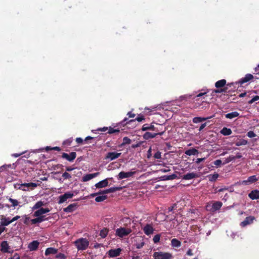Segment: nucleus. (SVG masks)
I'll return each mask as SVG.
<instances>
[{
    "label": "nucleus",
    "instance_id": "nucleus-1",
    "mask_svg": "<svg viewBox=\"0 0 259 259\" xmlns=\"http://www.w3.org/2000/svg\"><path fill=\"white\" fill-rule=\"evenodd\" d=\"M239 83L238 82L228 83L223 89H215L213 93H231L235 92L238 88Z\"/></svg>",
    "mask_w": 259,
    "mask_h": 259
},
{
    "label": "nucleus",
    "instance_id": "nucleus-2",
    "mask_svg": "<svg viewBox=\"0 0 259 259\" xmlns=\"http://www.w3.org/2000/svg\"><path fill=\"white\" fill-rule=\"evenodd\" d=\"M73 244L78 250H84L89 245V241L87 238H80L75 240Z\"/></svg>",
    "mask_w": 259,
    "mask_h": 259
},
{
    "label": "nucleus",
    "instance_id": "nucleus-3",
    "mask_svg": "<svg viewBox=\"0 0 259 259\" xmlns=\"http://www.w3.org/2000/svg\"><path fill=\"white\" fill-rule=\"evenodd\" d=\"M47 212L48 211H35L34 216L36 218L35 219L30 220L31 224H36L47 220L48 218H46V215L44 214Z\"/></svg>",
    "mask_w": 259,
    "mask_h": 259
},
{
    "label": "nucleus",
    "instance_id": "nucleus-4",
    "mask_svg": "<svg viewBox=\"0 0 259 259\" xmlns=\"http://www.w3.org/2000/svg\"><path fill=\"white\" fill-rule=\"evenodd\" d=\"M206 94V92L200 93L198 94L196 96H195L194 99L193 106L192 107L193 108L196 109L197 108H199L203 104H205V105H207L208 106V103L205 101H202L200 100V97L204 96Z\"/></svg>",
    "mask_w": 259,
    "mask_h": 259
},
{
    "label": "nucleus",
    "instance_id": "nucleus-5",
    "mask_svg": "<svg viewBox=\"0 0 259 259\" xmlns=\"http://www.w3.org/2000/svg\"><path fill=\"white\" fill-rule=\"evenodd\" d=\"M222 204L220 201L210 202L206 206V210H219Z\"/></svg>",
    "mask_w": 259,
    "mask_h": 259
},
{
    "label": "nucleus",
    "instance_id": "nucleus-6",
    "mask_svg": "<svg viewBox=\"0 0 259 259\" xmlns=\"http://www.w3.org/2000/svg\"><path fill=\"white\" fill-rule=\"evenodd\" d=\"M153 256L154 259H171L172 258L171 253L162 251L155 252Z\"/></svg>",
    "mask_w": 259,
    "mask_h": 259
},
{
    "label": "nucleus",
    "instance_id": "nucleus-7",
    "mask_svg": "<svg viewBox=\"0 0 259 259\" xmlns=\"http://www.w3.org/2000/svg\"><path fill=\"white\" fill-rule=\"evenodd\" d=\"M122 189L121 187H112L109 189L103 190V191H100L98 193H95L91 194L92 197H95L98 195L100 194H106L111 193H114L117 191H119Z\"/></svg>",
    "mask_w": 259,
    "mask_h": 259
},
{
    "label": "nucleus",
    "instance_id": "nucleus-8",
    "mask_svg": "<svg viewBox=\"0 0 259 259\" xmlns=\"http://www.w3.org/2000/svg\"><path fill=\"white\" fill-rule=\"evenodd\" d=\"M131 232L132 230L130 228L121 227L116 229V235L120 237H123L128 235Z\"/></svg>",
    "mask_w": 259,
    "mask_h": 259
},
{
    "label": "nucleus",
    "instance_id": "nucleus-9",
    "mask_svg": "<svg viewBox=\"0 0 259 259\" xmlns=\"http://www.w3.org/2000/svg\"><path fill=\"white\" fill-rule=\"evenodd\" d=\"M145 119V118L144 117L143 115H139L135 119H132V120H130L128 122H126V121L128 120V118L125 117L122 121H121L120 122V123L119 124H120L121 125H123V126H124L126 124H130V123H133V122H135L136 120L139 121V122H141L142 121V120H144Z\"/></svg>",
    "mask_w": 259,
    "mask_h": 259
},
{
    "label": "nucleus",
    "instance_id": "nucleus-10",
    "mask_svg": "<svg viewBox=\"0 0 259 259\" xmlns=\"http://www.w3.org/2000/svg\"><path fill=\"white\" fill-rule=\"evenodd\" d=\"M165 131H166V128L164 127V130L163 131H162L161 132L152 133H150L149 132H147L143 135V138L145 140H149L150 139H152V138H155L157 135L161 136L164 133Z\"/></svg>",
    "mask_w": 259,
    "mask_h": 259
},
{
    "label": "nucleus",
    "instance_id": "nucleus-11",
    "mask_svg": "<svg viewBox=\"0 0 259 259\" xmlns=\"http://www.w3.org/2000/svg\"><path fill=\"white\" fill-rule=\"evenodd\" d=\"M74 196L73 193L68 192L65 193L63 195H61L59 197V203H62L65 202L68 199L71 198Z\"/></svg>",
    "mask_w": 259,
    "mask_h": 259
},
{
    "label": "nucleus",
    "instance_id": "nucleus-12",
    "mask_svg": "<svg viewBox=\"0 0 259 259\" xmlns=\"http://www.w3.org/2000/svg\"><path fill=\"white\" fill-rule=\"evenodd\" d=\"M121 154V153H117L115 152H108L106 155L105 159L106 160H109L110 161H112L119 157Z\"/></svg>",
    "mask_w": 259,
    "mask_h": 259
},
{
    "label": "nucleus",
    "instance_id": "nucleus-13",
    "mask_svg": "<svg viewBox=\"0 0 259 259\" xmlns=\"http://www.w3.org/2000/svg\"><path fill=\"white\" fill-rule=\"evenodd\" d=\"M61 157L62 158L66 159L69 162L73 161L76 157V153L75 152H71L69 154L66 153H63Z\"/></svg>",
    "mask_w": 259,
    "mask_h": 259
},
{
    "label": "nucleus",
    "instance_id": "nucleus-14",
    "mask_svg": "<svg viewBox=\"0 0 259 259\" xmlns=\"http://www.w3.org/2000/svg\"><path fill=\"white\" fill-rule=\"evenodd\" d=\"M136 171H128L125 172L123 171H120L118 175V179L119 180H122L125 178H128L132 177L135 174Z\"/></svg>",
    "mask_w": 259,
    "mask_h": 259
},
{
    "label": "nucleus",
    "instance_id": "nucleus-15",
    "mask_svg": "<svg viewBox=\"0 0 259 259\" xmlns=\"http://www.w3.org/2000/svg\"><path fill=\"white\" fill-rule=\"evenodd\" d=\"M20 218L19 216L17 215L16 217H14L13 219H10V218H2L1 219V226H8L10 223L13 222L15 221H16Z\"/></svg>",
    "mask_w": 259,
    "mask_h": 259
},
{
    "label": "nucleus",
    "instance_id": "nucleus-16",
    "mask_svg": "<svg viewBox=\"0 0 259 259\" xmlns=\"http://www.w3.org/2000/svg\"><path fill=\"white\" fill-rule=\"evenodd\" d=\"M255 218L253 216L247 217L243 222H241L240 226L242 227H244L252 224Z\"/></svg>",
    "mask_w": 259,
    "mask_h": 259
},
{
    "label": "nucleus",
    "instance_id": "nucleus-17",
    "mask_svg": "<svg viewBox=\"0 0 259 259\" xmlns=\"http://www.w3.org/2000/svg\"><path fill=\"white\" fill-rule=\"evenodd\" d=\"M253 78V76L251 74H246L245 76L244 77L241 78L238 82L239 84L242 85L246 82L249 81Z\"/></svg>",
    "mask_w": 259,
    "mask_h": 259
},
{
    "label": "nucleus",
    "instance_id": "nucleus-18",
    "mask_svg": "<svg viewBox=\"0 0 259 259\" xmlns=\"http://www.w3.org/2000/svg\"><path fill=\"white\" fill-rule=\"evenodd\" d=\"M100 174V172H97L94 174H89L85 175L82 178V182H87L90 180L97 177Z\"/></svg>",
    "mask_w": 259,
    "mask_h": 259
},
{
    "label": "nucleus",
    "instance_id": "nucleus-19",
    "mask_svg": "<svg viewBox=\"0 0 259 259\" xmlns=\"http://www.w3.org/2000/svg\"><path fill=\"white\" fill-rule=\"evenodd\" d=\"M121 252V249L120 248L115 249H110L108 251V255L110 257H114L119 256Z\"/></svg>",
    "mask_w": 259,
    "mask_h": 259
},
{
    "label": "nucleus",
    "instance_id": "nucleus-20",
    "mask_svg": "<svg viewBox=\"0 0 259 259\" xmlns=\"http://www.w3.org/2000/svg\"><path fill=\"white\" fill-rule=\"evenodd\" d=\"M39 244V242L38 241L34 240L28 244V248L30 251H35L37 249Z\"/></svg>",
    "mask_w": 259,
    "mask_h": 259
},
{
    "label": "nucleus",
    "instance_id": "nucleus-21",
    "mask_svg": "<svg viewBox=\"0 0 259 259\" xmlns=\"http://www.w3.org/2000/svg\"><path fill=\"white\" fill-rule=\"evenodd\" d=\"M44 202H42L41 201H37L35 204V205L32 207V209H38V210H40V211H48V210H49V209L48 208H41V206L42 205H44Z\"/></svg>",
    "mask_w": 259,
    "mask_h": 259
},
{
    "label": "nucleus",
    "instance_id": "nucleus-22",
    "mask_svg": "<svg viewBox=\"0 0 259 259\" xmlns=\"http://www.w3.org/2000/svg\"><path fill=\"white\" fill-rule=\"evenodd\" d=\"M199 175L194 172L188 173L182 177V179L185 180H191L194 178H198Z\"/></svg>",
    "mask_w": 259,
    "mask_h": 259
},
{
    "label": "nucleus",
    "instance_id": "nucleus-23",
    "mask_svg": "<svg viewBox=\"0 0 259 259\" xmlns=\"http://www.w3.org/2000/svg\"><path fill=\"white\" fill-rule=\"evenodd\" d=\"M248 197L252 200L259 199V190H254L251 191L248 194Z\"/></svg>",
    "mask_w": 259,
    "mask_h": 259
},
{
    "label": "nucleus",
    "instance_id": "nucleus-24",
    "mask_svg": "<svg viewBox=\"0 0 259 259\" xmlns=\"http://www.w3.org/2000/svg\"><path fill=\"white\" fill-rule=\"evenodd\" d=\"M108 179H104L95 184L97 188H102L107 187L108 185Z\"/></svg>",
    "mask_w": 259,
    "mask_h": 259
},
{
    "label": "nucleus",
    "instance_id": "nucleus-25",
    "mask_svg": "<svg viewBox=\"0 0 259 259\" xmlns=\"http://www.w3.org/2000/svg\"><path fill=\"white\" fill-rule=\"evenodd\" d=\"M144 232L145 234L149 235L153 233L154 229L149 224H147L143 228Z\"/></svg>",
    "mask_w": 259,
    "mask_h": 259
},
{
    "label": "nucleus",
    "instance_id": "nucleus-26",
    "mask_svg": "<svg viewBox=\"0 0 259 259\" xmlns=\"http://www.w3.org/2000/svg\"><path fill=\"white\" fill-rule=\"evenodd\" d=\"M226 79H223L217 81L215 83V87L217 89H221L224 88L226 85Z\"/></svg>",
    "mask_w": 259,
    "mask_h": 259
},
{
    "label": "nucleus",
    "instance_id": "nucleus-27",
    "mask_svg": "<svg viewBox=\"0 0 259 259\" xmlns=\"http://www.w3.org/2000/svg\"><path fill=\"white\" fill-rule=\"evenodd\" d=\"M154 124H155V122H153L150 124L147 123L144 124L142 126V130L143 131H146L148 130L153 131L155 126Z\"/></svg>",
    "mask_w": 259,
    "mask_h": 259
},
{
    "label": "nucleus",
    "instance_id": "nucleus-28",
    "mask_svg": "<svg viewBox=\"0 0 259 259\" xmlns=\"http://www.w3.org/2000/svg\"><path fill=\"white\" fill-rule=\"evenodd\" d=\"M58 249H56L53 247H49L47 248V249L45 251V255H48L51 254H55L57 253Z\"/></svg>",
    "mask_w": 259,
    "mask_h": 259
},
{
    "label": "nucleus",
    "instance_id": "nucleus-29",
    "mask_svg": "<svg viewBox=\"0 0 259 259\" xmlns=\"http://www.w3.org/2000/svg\"><path fill=\"white\" fill-rule=\"evenodd\" d=\"M1 250L4 252H9V246L6 241H3L1 243Z\"/></svg>",
    "mask_w": 259,
    "mask_h": 259
},
{
    "label": "nucleus",
    "instance_id": "nucleus-30",
    "mask_svg": "<svg viewBox=\"0 0 259 259\" xmlns=\"http://www.w3.org/2000/svg\"><path fill=\"white\" fill-rule=\"evenodd\" d=\"M185 153L188 156L195 155L198 153V151L195 148H192L186 150Z\"/></svg>",
    "mask_w": 259,
    "mask_h": 259
},
{
    "label": "nucleus",
    "instance_id": "nucleus-31",
    "mask_svg": "<svg viewBox=\"0 0 259 259\" xmlns=\"http://www.w3.org/2000/svg\"><path fill=\"white\" fill-rule=\"evenodd\" d=\"M220 133L224 136H229L232 133V132L230 128L224 127L221 130Z\"/></svg>",
    "mask_w": 259,
    "mask_h": 259
},
{
    "label": "nucleus",
    "instance_id": "nucleus-32",
    "mask_svg": "<svg viewBox=\"0 0 259 259\" xmlns=\"http://www.w3.org/2000/svg\"><path fill=\"white\" fill-rule=\"evenodd\" d=\"M9 202H10L9 204H8V206L9 207H14V208H15L16 206H17L19 205V202L18 201V200H17L16 199H13L12 198H9Z\"/></svg>",
    "mask_w": 259,
    "mask_h": 259
},
{
    "label": "nucleus",
    "instance_id": "nucleus-33",
    "mask_svg": "<svg viewBox=\"0 0 259 259\" xmlns=\"http://www.w3.org/2000/svg\"><path fill=\"white\" fill-rule=\"evenodd\" d=\"M239 114L237 111H234L231 113H227L225 115V117L228 119H233L239 116Z\"/></svg>",
    "mask_w": 259,
    "mask_h": 259
},
{
    "label": "nucleus",
    "instance_id": "nucleus-34",
    "mask_svg": "<svg viewBox=\"0 0 259 259\" xmlns=\"http://www.w3.org/2000/svg\"><path fill=\"white\" fill-rule=\"evenodd\" d=\"M210 118L211 117L206 118L201 117H195L193 118V122L195 123H197L205 121L206 120L210 119Z\"/></svg>",
    "mask_w": 259,
    "mask_h": 259
},
{
    "label": "nucleus",
    "instance_id": "nucleus-35",
    "mask_svg": "<svg viewBox=\"0 0 259 259\" xmlns=\"http://www.w3.org/2000/svg\"><path fill=\"white\" fill-rule=\"evenodd\" d=\"M21 186H22V188H25L26 187H32V189H33L36 187L38 186V184L34 183H24L21 184Z\"/></svg>",
    "mask_w": 259,
    "mask_h": 259
},
{
    "label": "nucleus",
    "instance_id": "nucleus-36",
    "mask_svg": "<svg viewBox=\"0 0 259 259\" xmlns=\"http://www.w3.org/2000/svg\"><path fill=\"white\" fill-rule=\"evenodd\" d=\"M258 180L257 179L256 176L253 175L250 177H249L247 179V180L246 181H244V182L246 184L247 183H252L254 182H256Z\"/></svg>",
    "mask_w": 259,
    "mask_h": 259
},
{
    "label": "nucleus",
    "instance_id": "nucleus-37",
    "mask_svg": "<svg viewBox=\"0 0 259 259\" xmlns=\"http://www.w3.org/2000/svg\"><path fill=\"white\" fill-rule=\"evenodd\" d=\"M155 124L157 126H154L153 131L156 132V133H159L161 132L164 130V127H163L162 125L156 123H155Z\"/></svg>",
    "mask_w": 259,
    "mask_h": 259
},
{
    "label": "nucleus",
    "instance_id": "nucleus-38",
    "mask_svg": "<svg viewBox=\"0 0 259 259\" xmlns=\"http://www.w3.org/2000/svg\"><path fill=\"white\" fill-rule=\"evenodd\" d=\"M107 198V197L105 194H102V195L100 196H97L95 200L96 202H102L104 201L105 199Z\"/></svg>",
    "mask_w": 259,
    "mask_h": 259
},
{
    "label": "nucleus",
    "instance_id": "nucleus-39",
    "mask_svg": "<svg viewBox=\"0 0 259 259\" xmlns=\"http://www.w3.org/2000/svg\"><path fill=\"white\" fill-rule=\"evenodd\" d=\"M171 244L173 247H180L181 243L177 239H172L171 241Z\"/></svg>",
    "mask_w": 259,
    "mask_h": 259
},
{
    "label": "nucleus",
    "instance_id": "nucleus-40",
    "mask_svg": "<svg viewBox=\"0 0 259 259\" xmlns=\"http://www.w3.org/2000/svg\"><path fill=\"white\" fill-rule=\"evenodd\" d=\"M209 181L210 182H214L219 177V174L215 173L213 175H209L207 176Z\"/></svg>",
    "mask_w": 259,
    "mask_h": 259
},
{
    "label": "nucleus",
    "instance_id": "nucleus-41",
    "mask_svg": "<svg viewBox=\"0 0 259 259\" xmlns=\"http://www.w3.org/2000/svg\"><path fill=\"white\" fill-rule=\"evenodd\" d=\"M108 229H107V228H104L103 229H102L101 231H100V236L102 238H105L108 233Z\"/></svg>",
    "mask_w": 259,
    "mask_h": 259
},
{
    "label": "nucleus",
    "instance_id": "nucleus-42",
    "mask_svg": "<svg viewBox=\"0 0 259 259\" xmlns=\"http://www.w3.org/2000/svg\"><path fill=\"white\" fill-rule=\"evenodd\" d=\"M248 142L247 140L244 139H241L239 141L235 143V145L237 146H240L242 145H246L247 144Z\"/></svg>",
    "mask_w": 259,
    "mask_h": 259
},
{
    "label": "nucleus",
    "instance_id": "nucleus-43",
    "mask_svg": "<svg viewBox=\"0 0 259 259\" xmlns=\"http://www.w3.org/2000/svg\"><path fill=\"white\" fill-rule=\"evenodd\" d=\"M108 131L107 133L109 134H114V133H119L120 132V130L117 129H114L111 127H109L108 129Z\"/></svg>",
    "mask_w": 259,
    "mask_h": 259
},
{
    "label": "nucleus",
    "instance_id": "nucleus-44",
    "mask_svg": "<svg viewBox=\"0 0 259 259\" xmlns=\"http://www.w3.org/2000/svg\"><path fill=\"white\" fill-rule=\"evenodd\" d=\"M131 142V140L127 137H125L123 138V142L121 144V146H123L126 144H130Z\"/></svg>",
    "mask_w": 259,
    "mask_h": 259
},
{
    "label": "nucleus",
    "instance_id": "nucleus-45",
    "mask_svg": "<svg viewBox=\"0 0 259 259\" xmlns=\"http://www.w3.org/2000/svg\"><path fill=\"white\" fill-rule=\"evenodd\" d=\"M72 141H73V139L71 138H69V139H67L65 141H64L63 143V145L64 146H70Z\"/></svg>",
    "mask_w": 259,
    "mask_h": 259
},
{
    "label": "nucleus",
    "instance_id": "nucleus-46",
    "mask_svg": "<svg viewBox=\"0 0 259 259\" xmlns=\"http://www.w3.org/2000/svg\"><path fill=\"white\" fill-rule=\"evenodd\" d=\"M14 188H15V189H20V190H21L22 191H25L28 190V189L22 188V186H21V184H18V183L14 184Z\"/></svg>",
    "mask_w": 259,
    "mask_h": 259
},
{
    "label": "nucleus",
    "instance_id": "nucleus-47",
    "mask_svg": "<svg viewBox=\"0 0 259 259\" xmlns=\"http://www.w3.org/2000/svg\"><path fill=\"white\" fill-rule=\"evenodd\" d=\"M62 177L64 179V180L70 179L71 178V175L70 174L68 173L67 172H64L62 174Z\"/></svg>",
    "mask_w": 259,
    "mask_h": 259
},
{
    "label": "nucleus",
    "instance_id": "nucleus-48",
    "mask_svg": "<svg viewBox=\"0 0 259 259\" xmlns=\"http://www.w3.org/2000/svg\"><path fill=\"white\" fill-rule=\"evenodd\" d=\"M145 245V242L143 241V240H142L141 242L139 243H136L135 245L138 249L141 248L143 247V246Z\"/></svg>",
    "mask_w": 259,
    "mask_h": 259
},
{
    "label": "nucleus",
    "instance_id": "nucleus-49",
    "mask_svg": "<svg viewBox=\"0 0 259 259\" xmlns=\"http://www.w3.org/2000/svg\"><path fill=\"white\" fill-rule=\"evenodd\" d=\"M160 238V235L156 234L154 236V237L153 238V241L155 243H157L159 241Z\"/></svg>",
    "mask_w": 259,
    "mask_h": 259
},
{
    "label": "nucleus",
    "instance_id": "nucleus-50",
    "mask_svg": "<svg viewBox=\"0 0 259 259\" xmlns=\"http://www.w3.org/2000/svg\"><path fill=\"white\" fill-rule=\"evenodd\" d=\"M259 100V96H255L253 97L250 100H249L248 103L249 104H251L254 103L255 101H256Z\"/></svg>",
    "mask_w": 259,
    "mask_h": 259
},
{
    "label": "nucleus",
    "instance_id": "nucleus-51",
    "mask_svg": "<svg viewBox=\"0 0 259 259\" xmlns=\"http://www.w3.org/2000/svg\"><path fill=\"white\" fill-rule=\"evenodd\" d=\"M56 257L60 259H65L66 258V256L64 254L59 253L56 255Z\"/></svg>",
    "mask_w": 259,
    "mask_h": 259
},
{
    "label": "nucleus",
    "instance_id": "nucleus-52",
    "mask_svg": "<svg viewBox=\"0 0 259 259\" xmlns=\"http://www.w3.org/2000/svg\"><path fill=\"white\" fill-rule=\"evenodd\" d=\"M247 135L248 137L249 138H253V137H255L256 136V134L253 132V131H249L247 134Z\"/></svg>",
    "mask_w": 259,
    "mask_h": 259
},
{
    "label": "nucleus",
    "instance_id": "nucleus-53",
    "mask_svg": "<svg viewBox=\"0 0 259 259\" xmlns=\"http://www.w3.org/2000/svg\"><path fill=\"white\" fill-rule=\"evenodd\" d=\"M177 178V175L175 174H172L169 176H166V180H174Z\"/></svg>",
    "mask_w": 259,
    "mask_h": 259
},
{
    "label": "nucleus",
    "instance_id": "nucleus-54",
    "mask_svg": "<svg viewBox=\"0 0 259 259\" xmlns=\"http://www.w3.org/2000/svg\"><path fill=\"white\" fill-rule=\"evenodd\" d=\"M154 158L155 159H160L161 158V152L159 151H157L154 155Z\"/></svg>",
    "mask_w": 259,
    "mask_h": 259
},
{
    "label": "nucleus",
    "instance_id": "nucleus-55",
    "mask_svg": "<svg viewBox=\"0 0 259 259\" xmlns=\"http://www.w3.org/2000/svg\"><path fill=\"white\" fill-rule=\"evenodd\" d=\"M213 163L217 166H220L222 164V162L221 160L217 159L213 162Z\"/></svg>",
    "mask_w": 259,
    "mask_h": 259
},
{
    "label": "nucleus",
    "instance_id": "nucleus-56",
    "mask_svg": "<svg viewBox=\"0 0 259 259\" xmlns=\"http://www.w3.org/2000/svg\"><path fill=\"white\" fill-rule=\"evenodd\" d=\"M108 129V127H100L97 128L96 131L98 132H105L107 131Z\"/></svg>",
    "mask_w": 259,
    "mask_h": 259
},
{
    "label": "nucleus",
    "instance_id": "nucleus-57",
    "mask_svg": "<svg viewBox=\"0 0 259 259\" xmlns=\"http://www.w3.org/2000/svg\"><path fill=\"white\" fill-rule=\"evenodd\" d=\"M74 204H71L68 205L67 207L65 208L63 210H72V208L73 207Z\"/></svg>",
    "mask_w": 259,
    "mask_h": 259
},
{
    "label": "nucleus",
    "instance_id": "nucleus-58",
    "mask_svg": "<svg viewBox=\"0 0 259 259\" xmlns=\"http://www.w3.org/2000/svg\"><path fill=\"white\" fill-rule=\"evenodd\" d=\"M75 141L77 142V143L79 144H82L83 142V140L81 138H76Z\"/></svg>",
    "mask_w": 259,
    "mask_h": 259
},
{
    "label": "nucleus",
    "instance_id": "nucleus-59",
    "mask_svg": "<svg viewBox=\"0 0 259 259\" xmlns=\"http://www.w3.org/2000/svg\"><path fill=\"white\" fill-rule=\"evenodd\" d=\"M12 165L11 164H5L3 165L2 167H0V169H3V168H11Z\"/></svg>",
    "mask_w": 259,
    "mask_h": 259
},
{
    "label": "nucleus",
    "instance_id": "nucleus-60",
    "mask_svg": "<svg viewBox=\"0 0 259 259\" xmlns=\"http://www.w3.org/2000/svg\"><path fill=\"white\" fill-rule=\"evenodd\" d=\"M9 259H20V256L18 253H15L12 257Z\"/></svg>",
    "mask_w": 259,
    "mask_h": 259
},
{
    "label": "nucleus",
    "instance_id": "nucleus-61",
    "mask_svg": "<svg viewBox=\"0 0 259 259\" xmlns=\"http://www.w3.org/2000/svg\"><path fill=\"white\" fill-rule=\"evenodd\" d=\"M235 159V157L232 156H230L228 158H227V161L226 163H228L232 160Z\"/></svg>",
    "mask_w": 259,
    "mask_h": 259
},
{
    "label": "nucleus",
    "instance_id": "nucleus-62",
    "mask_svg": "<svg viewBox=\"0 0 259 259\" xmlns=\"http://www.w3.org/2000/svg\"><path fill=\"white\" fill-rule=\"evenodd\" d=\"M235 159V157L232 156H230L228 158H227V161L226 163H228L232 160Z\"/></svg>",
    "mask_w": 259,
    "mask_h": 259
},
{
    "label": "nucleus",
    "instance_id": "nucleus-63",
    "mask_svg": "<svg viewBox=\"0 0 259 259\" xmlns=\"http://www.w3.org/2000/svg\"><path fill=\"white\" fill-rule=\"evenodd\" d=\"M94 138H95L92 137H91V136H88V137H87L85 138V139H84V142H85V143H88V141L89 140H93V139H94Z\"/></svg>",
    "mask_w": 259,
    "mask_h": 259
},
{
    "label": "nucleus",
    "instance_id": "nucleus-64",
    "mask_svg": "<svg viewBox=\"0 0 259 259\" xmlns=\"http://www.w3.org/2000/svg\"><path fill=\"white\" fill-rule=\"evenodd\" d=\"M141 142H139L138 143H137L136 144H133L132 145V148H137V147H139L141 146Z\"/></svg>",
    "mask_w": 259,
    "mask_h": 259
}]
</instances>
